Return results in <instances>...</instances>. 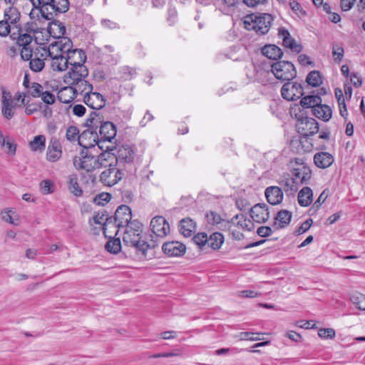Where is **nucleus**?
Instances as JSON below:
<instances>
[{"label": "nucleus", "instance_id": "43", "mask_svg": "<svg viewBox=\"0 0 365 365\" xmlns=\"http://www.w3.org/2000/svg\"><path fill=\"white\" fill-rule=\"evenodd\" d=\"M51 53V43L49 45L46 46H38L37 47L34 52V57L42 59V61H49L50 56Z\"/></svg>", "mask_w": 365, "mask_h": 365}, {"label": "nucleus", "instance_id": "3", "mask_svg": "<svg viewBox=\"0 0 365 365\" xmlns=\"http://www.w3.org/2000/svg\"><path fill=\"white\" fill-rule=\"evenodd\" d=\"M86 125L96 131L99 127L98 140L101 145L105 142L110 143L116 135L115 125L109 121L101 122V117L96 111L92 112L86 121Z\"/></svg>", "mask_w": 365, "mask_h": 365}, {"label": "nucleus", "instance_id": "5", "mask_svg": "<svg viewBox=\"0 0 365 365\" xmlns=\"http://www.w3.org/2000/svg\"><path fill=\"white\" fill-rule=\"evenodd\" d=\"M271 68L275 78L281 81H291L297 76L296 68L289 61H277L272 65Z\"/></svg>", "mask_w": 365, "mask_h": 365}, {"label": "nucleus", "instance_id": "63", "mask_svg": "<svg viewBox=\"0 0 365 365\" xmlns=\"http://www.w3.org/2000/svg\"><path fill=\"white\" fill-rule=\"evenodd\" d=\"M289 6L292 9V10L297 15H304L305 14V11L302 9L300 4L296 1H293L289 3Z\"/></svg>", "mask_w": 365, "mask_h": 365}, {"label": "nucleus", "instance_id": "22", "mask_svg": "<svg viewBox=\"0 0 365 365\" xmlns=\"http://www.w3.org/2000/svg\"><path fill=\"white\" fill-rule=\"evenodd\" d=\"M108 146L106 147V150L98 156H96L97 168H108L117 165L115 154L108 151Z\"/></svg>", "mask_w": 365, "mask_h": 365}, {"label": "nucleus", "instance_id": "10", "mask_svg": "<svg viewBox=\"0 0 365 365\" xmlns=\"http://www.w3.org/2000/svg\"><path fill=\"white\" fill-rule=\"evenodd\" d=\"M282 97L287 101H296L303 96L301 83L287 81L281 88Z\"/></svg>", "mask_w": 365, "mask_h": 365}, {"label": "nucleus", "instance_id": "62", "mask_svg": "<svg viewBox=\"0 0 365 365\" xmlns=\"http://www.w3.org/2000/svg\"><path fill=\"white\" fill-rule=\"evenodd\" d=\"M237 294L241 298H254L261 295L260 293L250 289L240 291Z\"/></svg>", "mask_w": 365, "mask_h": 365}, {"label": "nucleus", "instance_id": "59", "mask_svg": "<svg viewBox=\"0 0 365 365\" xmlns=\"http://www.w3.org/2000/svg\"><path fill=\"white\" fill-rule=\"evenodd\" d=\"M318 335L322 339H333L335 336V331L333 329H320Z\"/></svg>", "mask_w": 365, "mask_h": 365}, {"label": "nucleus", "instance_id": "2", "mask_svg": "<svg viewBox=\"0 0 365 365\" xmlns=\"http://www.w3.org/2000/svg\"><path fill=\"white\" fill-rule=\"evenodd\" d=\"M73 43L70 38H61L58 41L51 42V53L49 58L53 71H63L68 66L66 52L72 48Z\"/></svg>", "mask_w": 365, "mask_h": 365}, {"label": "nucleus", "instance_id": "60", "mask_svg": "<svg viewBox=\"0 0 365 365\" xmlns=\"http://www.w3.org/2000/svg\"><path fill=\"white\" fill-rule=\"evenodd\" d=\"M43 103L47 105H52L55 103V96L49 91L45 90L43 94L40 97Z\"/></svg>", "mask_w": 365, "mask_h": 365}, {"label": "nucleus", "instance_id": "21", "mask_svg": "<svg viewBox=\"0 0 365 365\" xmlns=\"http://www.w3.org/2000/svg\"><path fill=\"white\" fill-rule=\"evenodd\" d=\"M62 155L61 143L56 138H51L46 150V159L49 162L58 161Z\"/></svg>", "mask_w": 365, "mask_h": 365}, {"label": "nucleus", "instance_id": "1", "mask_svg": "<svg viewBox=\"0 0 365 365\" xmlns=\"http://www.w3.org/2000/svg\"><path fill=\"white\" fill-rule=\"evenodd\" d=\"M142 224L133 220L126 227L123 235V242L125 246L134 247L136 251L145 255L149 248L156 246V241L152 240L150 243L142 240Z\"/></svg>", "mask_w": 365, "mask_h": 365}, {"label": "nucleus", "instance_id": "64", "mask_svg": "<svg viewBox=\"0 0 365 365\" xmlns=\"http://www.w3.org/2000/svg\"><path fill=\"white\" fill-rule=\"evenodd\" d=\"M356 0H341V9L344 11H349L355 4Z\"/></svg>", "mask_w": 365, "mask_h": 365}, {"label": "nucleus", "instance_id": "36", "mask_svg": "<svg viewBox=\"0 0 365 365\" xmlns=\"http://www.w3.org/2000/svg\"><path fill=\"white\" fill-rule=\"evenodd\" d=\"M312 190L309 187H304L298 193V202L302 207H307L312 203Z\"/></svg>", "mask_w": 365, "mask_h": 365}, {"label": "nucleus", "instance_id": "48", "mask_svg": "<svg viewBox=\"0 0 365 365\" xmlns=\"http://www.w3.org/2000/svg\"><path fill=\"white\" fill-rule=\"evenodd\" d=\"M68 190L76 197H80L83 194L81 188L79 187L76 177H71L68 181Z\"/></svg>", "mask_w": 365, "mask_h": 365}, {"label": "nucleus", "instance_id": "20", "mask_svg": "<svg viewBox=\"0 0 365 365\" xmlns=\"http://www.w3.org/2000/svg\"><path fill=\"white\" fill-rule=\"evenodd\" d=\"M291 175L299 188L300 185L309 182L312 177V171L308 167L301 166L293 169Z\"/></svg>", "mask_w": 365, "mask_h": 365}, {"label": "nucleus", "instance_id": "11", "mask_svg": "<svg viewBox=\"0 0 365 365\" xmlns=\"http://www.w3.org/2000/svg\"><path fill=\"white\" fill-rule=\"evenodd\" d=\"M150 230L158 238L165 237L170 231L169 223L163 216H155L151 220Z\"/></svg>", "mask_w": 365, "mask_h": 365}, {"label": "nucleus", "instance_id": "29", "mask_svg": "<svg viewBox=\"0 0 365 365\" xmlns=\"http://www.w3.org/2000/svg\"><path fill=\"white\" fill-rule=\"evenodd\" d=\"M314 162L316 166L319 168H329L334 162V157L327 152L317 153L314 156Z\"/></svg>", "mask_w": 365, "mask_h": 365}, {"label": "nucleus", "instance_id": "44", "mask_svg": "<svg viewBox=\"0 0 365 365\" xmlns=\"http://www.w3.org/2000/svg\"><path fill=\"white\" fill-rule=\"evenodd\" d=\"M322 103V99L319 96H307L303 97L300 103L304 108H312V110L315 108V106H319Z\"/></svg>", "mask_w": 365, "mask_h": 365}, {"label": "nucleus", "instance_id": "58", "mask_svg": "<svg viewBox=\"0 0 365 365\" xmlns=\"http://www.w3.org/2000/svg\"><path fill=\"white\" fill-rule=\"evenodd\" d=\"M20 55L23 60L30 61V59L34 57V52L30 46H22L20 51Z\"/></svg>", "mask_w": 365, "mask_h": 365}, {"label": "nucleus", "instance_id": "57", "mask_svg": "<svg viewBox=\"0 0 365 365\" xmlns=\"http://www.w3.org/2000/svg\"><path fill=\"white\" fill-rule=\"evenodd\" d=\"M208 236L204 232H200L193 237V242L199 247H202L207 245Z\"/></svg>", "mask_w": 365, "mask_h": 365}, {"label": "nucleus", "instance_id": "4", "mask_svg": "<svg viewBox=\"0 0 365 365\" xmlns=\"http://www.w3.org/2000/svg\"><path fill=\"white\" fill-rule=\"evenodd\" d=\"M272 21V16L267 13L251 14L244 18L245 28L249 31H255L260 35L269 31Z\"/></svg>", "mask_w": 365, "mask_h": 365}, {"label": "nucleus", "instance_id": "12", "mask_svg": "<svg viewBox=\"0 0 365 365\" xmlns=\"http://www.w3.org/2000/svg\"><path fill=\"white\" fill-rule=\"evenodd\" d=\"M131 218L132 213L130 208L125 205L119 206L115 212V225L113 224L112 228L115 230L116 227L118 229L126 227V226L132 222Z\"/></svg>", "mask_w": 365, "mask_h": 365}, {"label": "nucleus", "instance_id": "24", "mask_svg": "<svg viewBox=\"0 0 365 365\" xmlns=\"http://www.w3.org/2000/svg\"><path fill=\"white\" fill-rule=\"evenodd\" d=\"M66 52V58L68 60V64L73 66H78V65L84 66L86 61V55L81 49H71Z\"/></svg>", "mask_w": 365, "mask_h": 365}, {"label": "nucleus", "instance_id": "45", "mask_svg": "<svg viewBox=\"0 0 365 365\" xmlns=\"http://www.w3.org/2000/svg\"><path fill=\"white\" fill-rule=\"evenodd\" d=\"M307 83L312 87L319 86L322 83V77L318 71H312L306 78Z\"/></svg>", "mask_w": 365, "mask_h": 365}, {"label": "nucleus", "instance_id": "15", "mask_svg": "<svg viewBox=\"0 0 365 365\" xmlns=\"http://www.w3.org/2000/svg\"><path fill=\"white\" fill-rule=\"evenodd\" d=\"M4 22L9 24L14 31H18L17 29H21V14L19 10L13 6L6 8L4 13L2 19Z\"/></svg>", "mask_w": 365, "mask_h": 365}, {"label": "nucleus", "instance_id": "35", "mask_svg": "<svg viewBox=\"0 0 365 365\" xmlns=\"http://www.w3.org/2000/svg\"><path fill=\"white\" fill-rule=\"evenodd\" d=\"M195 222L190 219H182L179 224V230L185 237H190L195 231Z\"/></svg>", "mask_w": 365, "mask_h": 365}, {"label": "nucleus", "instance_id": "47", "mask_svg": "<svg viewBox=\"0 0 365 365\" xmlns=\"http://www.w3.org/2000/svg\"><path fill=\"white\" fill-rule=\"evenodd\" d=\"M46 89L38 83L33 82L28 90V93L34 98H40Z\"/></svg>", "mask_w": 365, "mask_h": 365}, {"label": "nucleus", "instance_id": "61", "mask_svg": "<svg viewBox=\"0 0 365 365\" xmlns=\"http://www.w3.org/2000/svg\"><path fill=\"white\" fill-rule=\"evenodd\" d=\"M312 224V220L308 219L304 221L294 232L296 235H300L307 232Z\"/></svg>", "mask_w": 365, "mask_h": 365}, {"label": "nucleus", "instance_id": "8", "mask_svg": "<svg viewBox=\"0 0 365 365\" xmlns=\"http://www.w3.org/2000/svg\"><path fill=\"white\" fill-rule=\"evenodd\" d=\"M96 162V155H92L88 150H82L78 155L73 158L75 168L87 172L97 168Z\"/></svg>", "mask_w": 365, "mask_h": 365}, {"label": "nucleus", "instance_id": "14", "mask_svg": "<svg viewBox=\"0 0 365 365\" xmlns=\"http://www.w3.org/2000/svg\"><path fill=\"white\" fill-rule=\"evenodd\" d=\"M18 106L14 103V99L10 92L2 91L1 113L7 120L11 119L15 115V109Z\"/></svg>", "mask_w": 365, "mask_h": 365}, {"label": "nucleus", "instance_id": "13", "mask_svg": "<svg viewBox=\"0 0 365 365\" xmlns=\"http://www.w3.org/2000/svg\"><path fill=\"white\" fill-rule=\"evenodd\" d=\"M94 135L89 132H83L79 134V130L76 126H69L66 130V138L71 142L78 141V144L84 148H88L91 146L90 143H87V138H92Z\"/></svg>", "mask_w": 365, "mask_h": 365}, {"label": "nucleus", "instance_id": "53", "mask_svg": "<svg viewBox=\"0 0 365 365\" xmlns=\"http://www.w3.org/2000/svg\"><path fill=\"white\" fill-rule=\"evenodd\" d=\"M331 54L334 60L336 62L339 63L344 56V50L342 46L337 44H334L332 46Z\"/></svg>", "mask_w": 365, "mask_h": 365}, {"label": "nucleus", "instance_id": "31", "mask_svg": "<svg viewBox=\"0 0 365 365\" xmlns=\"http://www.w3.org/2000/svg\"><path fill=\"white\" fill-rule=\"evenodd\" d=\"M18 31H14L11 36L12 40L16 41V43L19 46H30L33 41V36L31 34L24 33L22 28L17 29Z\"/></svg>", "mask_w": 365, "mask_h": 365}, {"label": "nucleus", "instance_id": "49", "mask_svg": "<svg viewBox=\"0 0 365 365\" xmlns=\"http://www.w3.org/2000/svg\"><path fill=\"white\" fill-rule=\"evenodd\" d=\"M350 300L351 302L361 310H365V295L361 293L353 294Z\"/></svg>", "mask_w": 365, "mask_h": 365}, {"label": "nucleus", "instance_id": "32", "mask_svg": "<svg viewBox=\"0 0 365 365\" xmlns=\"http://www.w3.org/2000/svg\"><path fill=\"white\" fill-rule=\"evenodd\" d=\"M292 216V212L287 210H282L278 212L274 217V227H276V229L285 227L289 224Z\"/></svg>", "mask_w": 365, "mask_h": 365}, {"label": "nucleus", "instance_id": "54", "mask_svg": "<svg viewBox=\"0 0 365 365\" xmlns=\"http://www.w3.org/2000/svg\"><path fill=\"white\" fill-rule=\"evenodd\" d=\"M29 65L33 71L39 72L44 68L45 62L42 59L33 57L30 59Z\"/></svg>", "mask_w": 365, "mask_h": 365}, {"label": "nucleus", "instance_id": "18", "mask_svg": "<svg viewBox=\"0 0 365 365\" xmlns=\"http://www.w3.org/2000/svg\"><path fill=\"white\" fill-rule=\"evenodd\" d=\"M83 102L94 110H100L106 106L105 98L101 93L93 92V91L83 97Z\"/></svg>", "mask_w": 365, "mask_h": 365}, {"label": "nucleus", "instance_id": "50", "mask_svg": "<svg viewBox=\"0 0 365 365\" xmlns=\"http://www.w3.org/2000/svg\"><path fill=\"white\" fill-rule=\"evenodd\" d=\"M15 212L11 209H5L1 212L3 220L12 225H18V219H14L13 215Z\"/></svg>", "mask_w": 365, "mask_h": 365}, {"label": "nucleus", "instance_id": "56", "mask_svg": "<svg viewBox=\"0 0 365 365\" xmlns=\"http://www.w3.org/2000/svg\"><path fill=\"white\" fill-rule=\"evenodd\" d=\"M12 33H14L11 27L4 22L3 20L0 21V36L6 37L9 36L11 37Z\"/></svg>", "mask_w": 365, "mask_h": 365}, {"label": "nucleus", "instance_id": "25", "mask_svg": "<svg viewBox=\"0 0 365 365\" xmlns=\"http://www.w3.org/2000/svg\"><path fill=\"white\" fill-rule=\"evenodd\" d=\"M264 194L268 202L273 205L279 204L283 200L282 190L278 186L267 187Z\"/></svg>", "mask_w": 365, "mask_h": 365}, {"label": "nucleus", "instance_id": "34", "mask_svg": "<svg viewBox=\"0 0 365 365\" xmlns=\"http://www.w3.org/2000/svg\"><path fill=\"white\" fill-rule=\"evenodd\" d=\"M314 115L325 122H327L331 118V109L327 105H322L321 103L315 106V108L312 110Z\"/></svg>", "mask_w": 365, "mask_h": 365}, {"label": "nucleus", "instance_id": "41", "mask_svg": "<svg viewBox=\"0 0 365 365\" xmlns=\"http://www.w3.org/2000/svg\"><path fill=\"white\" fill-rule=\"evenodd\" d=\"M224 242V237L220 232H214L207 237V245L212 250H218Z\"/></svg>", "mask_w": 365, "mask_h": 365}, {"label": "nucleus", "instance_id": "46", "mask_svg": "<svg viewBox=\"0 0 365 365\" xmlns=\"http://www.w3.org/2000/svg\"><path fill=\"white\" fill-rule=\"evenodd\" d=\"M110 240L105 245L106 250L110 253L117 254L121 250V242L119 238L112 239L111 236H108Z\"/></svg>", "mask_w": 365, "mask_h": 365}, {"label": "nucleus", "instance_id": "26", "mask_svg": "<svg viewBox=\"0 0 365 365\" xmlns=\"http://www.w3.org/2000/svg\"><path fill=\"white\" fill-rule=\"evenodd\" d=\"M48 31L51 36L56 39L54 41H58L61 38H68L64 36L66 27L63 24L59 21H53L51 22L48 27Z\"/></svg>", "mask_w": 365, "mask_h": 365}, {"label": "nucleus", "instance_id": "33", "mask_svg": "<svg viewBox=\"0 0 365 365\" xmlns=\"http://www.w3.org/2000/svg\"><path fill=\"white\" fill-rule=\"evenodd\" d=\"M93 222L95 224L102 226L101 229L103 235L106 237H108V230L111 229L113 226L112 220L106 215L97 213L93 216Z\"/></svg>", "mask_w": 365, "mask_h": 365}, {"label": "nucleus", "instance_id": "6", "mask_svg": "<svg viewBox=\"0 0 365 365\" xmlns=\"http://www.w3.org/2000/svg\"><path fill=\"white\" fill-rule=\"evenodd\" d=\"M294 115L297 120L296 128L299 134L308 136L318 132L319 123L315 119L304 116L302 111L295 113Z\"/></svg>", "mask_w": 365, "mask_h": 365}, {"label": "nucleus", "instance_id": "28", "mask_svg": "<svg viewBox=\"0 0 365 365\" xmlns=\"http://www.w3.org/2000/svg\"><path fill=\"white\" fill-rule=\"evenodd\" d=\"M205 217L208 224L216 226L217 228L220 230L227 229L230 223L229 221L224 219L220 214L213 211L207 212Z\"/></svg>", "mask_w": 365, "mask_h": 365}, {"label": "nucleus", "instance_id": "51", "mask_svg": "<svg viewBox=\"0 0 365 365\" xmlns=\"http://www.w3.org/2000/svg\"><path fill=\"white\" fill-rule=\"evenodd\" d=\"M121 76L120 78L124 81H130L134 78L136 75V71L135 68L129 66H123L120 69Z\"/></svg>", "mask_w": 365, "mask_h": 365}, {"label": "nucleus", "instance_id": "23", "mask_svg": "<svg viewBox=\"0 0 365 365\" xmlns=\"http://www.w3.org/2000/svg\"><path fill=\"white\" fill-rule=\"evenodd\" d=\"M162 250L169 257H178L185 252L186 247L180 242L171 241L165 242L162 246Z\"/></svg>", "mask_w": 365, "mask_h": 365}, {"label": "nucleus", "instance_id": "30", "mask_svg": "<svg viewBox=\"0 0 365 365\" xmlns=\"http://www.w3.org/2000/svg\"><path fill=\"white\" fill-rule=\"evenodd\" d=\"M281 188L286 193L292 194L298 190V187L296 185V182L293 180L292 175L290 174H284L283 175L278 181Z\"/></svg>", "mask_w": 365, "mask_h": 365}, {"label": "nucleus", "instance_id": "52", "mask_svg": "<svg viewBox=\"0 0 365 365\" xmlns=\"http://www.w3.org/2000/svg\"><path fill=\"white\" fill-rule=\"evenodd\" d=\"M85 132L91 133L94 135L92 138H87V143L91 144V146L88 147V148H91L94 147L96 145H97L100 149H104L103 145L100 144L98 140V135L94 129L90 128V130H86Z\"/></svg>", "mask_w": 365, "mask_h": 365}, {"label": "nucleus", "instance_id": "7", "mask_svg": "<svg viewBox=\"0 0 365 365\" xmlns=\"http://www.w3.org/2000/svg\"><path fill=\"white\" fill-rule=\"evenodd\" d=\"M68 9V0H49L40 11L44 19L51 20L59 14L66 13Z\"/></svg>", "mask_w": 365, "mask_h": 365}, {"label": "nucleus", "instance_id": "39", "mask_svg": "<svg viewBox=\"0 0 365 365\" xmlns=\"http://www.w3.org/2000/svg\"><path fill=\"white\" fill-rule=\"evenodd\" d=\"M76 97L75 91H73V87L71 86L61 88L57 96L58 101L63 103H69Z\"/></svg>", "mask_w": 365, "mask_h": 365}, {"label": "nucleus", "instance_id": "37", "mask_svg": "<svg viewBox=\"0 0 365 365\" xmlns=\"http://www.w3.org/2000/svg\"><path fill=\"white\" fill-rule=\"evenodd\" d=\"M232 222L243 230L251 231L254 228L253 223L243 215H236Z\"/></svg>", "mask_w": 365, "mask_h": 365}, {"label": "nucleus", "instance_id": "16", "mask_svg": "<svg viewBox=\"0 0 365 365\" xmlns=\"http://www.w3.org/2000/svg\"><path fill=\"white\" fill-rule=\"evenodd\" d=\"M250 216L257 223H264L269 218L268 206L264 203L254 205L250 210Z\"/></svg>", "mask_w": 365, "mask_h": 365}, {"label": "nucleus", "instance_id": "55", "mask_svg": "<svg viewBox=\"0 0 365 365\" xmlns=\"http://www.w3.org/2000/svg\"><path fill=\"white\" fill-rule=\"evenodd\" d=\"M53 184L50 180H43L40 182V190L43 195L51 194L53 192Z\"/></svg>", "mask_w": 365, "mask_h": 365}, {"label": "nucleus", "instance_id": "38", "mask_svg": "<svg viewBox=\"0 0 365 365\" xmlns=\"http://www.w3.org/2000/svg\"><path fill=\"white\" fill-rule=\"evenodd\" d=\"M71 86L73 87L76 96L80 93L84 97L87 93L93 91V86L84 79L72 84Z\"/></svg>", "mask_w": 365, "mask_h": 365}, {"label": "nucleus", "instance_id": "19", "mask_svg": "<svg viewBox=\"0 0 365 365\" xmlns=\"http://www.w3.org/2000/svg\"><path fill=\"white\" fill-rule=\"evenodd\" d=\"M88 74V71L85 66L71 67V71L66 76L65 82L72 85L78 81L83 80Z\"/></svg>", "mask_w": 365, "mask_h": 365}, {"label": "nucleus", "instance_id": "17", "mask_svg": "<svg viewBox=\"0 0 365 365\" xmlns=\"http://www.w3.org/2000/svg\"><path fill=\"white\" fill-rule=\"evenodd\" d=\"M279 38L282 40V45L292 51L299 53L302 50V46L297 43L290 36L289 32L284 28H280L278 31Z\"/></svg>", "mask_w": 365, "mask_h": 365}, {"label": "nucleus", "instance_id": "9", "mask_svg": "<svg viewBox=\"0 0 365 365\" xmlns=\"http://www.w3.org/2000/svg\"><path fill=\"white\" fill-rule=\"evenodd\" d=\"M124 172L116 166L106 168L100 175V181L108 187L116 185L124 177Z\"/></svg>", "mask_w": 365, "mask_h": 365}, {"label": "nucleus", "instance_id": "42", "mask_svg": "<svg viewBox=\"0 0 365 365\" xmlns=\"http://www.w3.org/2000/svg\"><path fill=\"white\" fill-rule=\"evenodd\" d=\"M29 145L33 152L41 153L46 147V137L43 135H36L29 142Z\"/></svg>", "mask_w": 365, "mask_h": 365}, {"label": "nucleus", "instance_id": "27", "mask_svg": "<svg viewBox=\"0 0 365 365\" xmlns=\"http://www.w3.org/2000/svg\"><path fill=\"white\" fill-rule=\"evenodd\" d=\"M135 153L131 147L125 145L120 147L115 154L116 163H130L134 159Z\"/></svg>", "mask_w": 365, "mask_h": 365}, {"label": "nucleus", "instance_id": "40", "mask_svg": "<svg viewBox=\"0 0 365 365\" xmlns=\"http://www.w3.org/2000/svg\"><path fill=\"white\" fill-rule=\"evenodd\" d=\"M262 52L264 56L273 60L280 58L283 54L281 48L276 45H267L262 48Z\"/></svg>", "mask_w": 365, "mask_h": 365}]
</instances>
